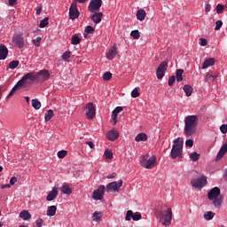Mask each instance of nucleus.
I'll return each mask as SVG.
<instances>
[{
    "instance_id": "1",
    "label": "nucleus",
    "mask_w": 227,
    "mask_h": 227,
    "mask_svg": "<svg viewBox=\"0 0 227 227\" xmlns=\"http://www.w3.org/2000/svg\"><path fill=\"white\" fill-rule=\"evenodd\" d=\"M199 125V117L189 115L184 118V136L191 137L196 133Z\"/></svg>"
},
{
    "instance_id": "2",
    "label": "nucleus",
    "mask_w": 227,
    "mask_h": 227,
    "mask_svg": "<svg viewBox=\"0 0 227 227\" xmlns=\"http://www.w3.org/2000/svg\"><path fill=\"white\" fill-rule=\"evenodd\" d=\"M36 80H37V75L35 72L27 73L25 75H23L21 80H20L17 82L16 86L19 90L26 89L29 85H32L33 82H35Z\"/></svg>"
},
{
    "instance_id": "3",
    "label": "nucleus",
    "mask_w": 227,
    "mask_h": 227,
    "mask_svg": "<svg viewBox=\"0 0 227 227\" xmlns=\"http://www.w3.org/2000/svg\"><path fill=\"white\" fill-rule=\"evenodd\" d=\"M220 195L221 190L218 186H215V188H212L207 193V199L213 201L214 207L217 208L221 207L223 204V198H221Z\"/></svg>"
},
{
    "instance_id": "4",
    "label": "nucleus",
    "mask_w": 227,
    "mask_h": 227,
    "mask_svg": "<svg viewBox=\"0 0 227 227\" xmlns=\"http://www.w3.org/2000/svg\"><path fill=\"white\" fill-rule=\"evenodd\" d=\"M160 213V221L163 226H170L172 217H173V213L172 209L164 206L162 209L159 212Z\"/></svg>"
},
{
    "instance_id": "5",
    "label": "nucleus",
    "mask_w": 227,
    "mask_h": 227,
    "mask_svg": "<svg viewBox=\"0 0 227 227\" xmlns=\"http://www.w3.org/2000/svg\"><path fill=\"white\" fill-rule=\"evenodd\" d=\"M183 153V143L180 142V138L174 141V145L171 150V158L176 160V158H181Z\"/></svg>"
},
{
    "instance_id": "6",
    "label": "nucleus",
    "mask_w": 227,
    "mask_h": 227,
    "mask_svg": "<svg viewBox=\"0 0 227 227\" xmlns=\"http://www.w3.org/2000/svg\"><path fill=\"white\" fill-rule=\"evenodd\" d=\"M156 165V157L153 155L148 159V155H144L141 158V166L146 169H152Z\"/></svg>"
},
{
    "instance_id": "7",
    "label": "nucleus",
    "mask_w": 227,
    "mask_h": 227,
    "mask_svg": "<svg viewBox=\"0 0 227 227\" xmlns=\"http://www.w3.org/2000/svg\"><path fill=\"white\" fill-rule=\"evenodd\" d=\"M207 184L206 176H201L199 178H192L191 185L195 189H202Z\"/></svg>"
},
{
    "instance_id": "8",
    "label": "nucleus",
    "mask_w": 227,
    "mask_h": 227,
    "mask_svg": "<svg viewBox=\"0 0 227 227\" xmlns=\"http://www.w3.org/2000/svg\"><path fill=\"white\" fill-rule=\"evenodd\" d=\"M168 60H164L160 64V66L158 67V68L156 70V75H157L158 80H161L165 76V73L168 70Z\"/></svg>"
},
{
    "instance_id": "9",
    "label": "nucleus",
    "mask_w": 227,
    "mask_h": 227,
    "mask_svg": "<svg viewBox=\"0 0 227 227\" xmlns=\"http://www.w3.org/2000/svg\"><path fill=\"white\" fill-rule=\"evenodd\" d=\"M123 185V180L121 179L119 180V182L117 183V181H113V183H108V184H106V192H120L121 187Z\"/></svg>"
},
{
    "instance_id": "10",
    "label": "nucleus",
    "mask_w": 227,
    "mask_h": 227,
    "mask_svg": "<svg viewBox=\"0 0 227 227\" xmlns=\"http://www.w3.org/2000/svg\"><path fill=\"white\" fill-rule=\"evenodd\" d=\"M102 4H103L102 0H90V3L88 6V11L90 13L98 12L100 11Z\"/></svg>"
},
{
    "instance_id": "11",
    "label": "nucleus",
    "mask_w": 227,
    "mask_h": 227,
    "mask_svg": "<svg viewBox=\"0 0 227 227\" xmlns=\"http://www.w3.org/2000/svg\"><path fill=\"white\" fill-rule=\"evenodd\" d=\"M80 16V12L77 9V4L75 1H73L71 6L69 7V20H74L78 19Z\"/></svg>"
},
{
    "instance_id": "12",
    "label": "nucleus",
    "mask_w": 227,
    "mask_h": 227,
    "mask_svg": "<svg viewBox=\"0 0 227 227\" xmlns=\"http://www.w3.org/2000/svg\"><path fill=\"white\" fill-rule=\"evenodd\" d=\"M36 82H46L50 79L51 74L48 70H40L38 73H35Z\"/></svg>"
},
{
    "instance_id": "13",
    "label": "nucleus",
    "mask_w": 227,
    "mask_h": 227,
    "mask_svg": "<svg viewBox=\"0 0 227 227\" xmlns=\"http://www.w3.org/2000/svg\"><path fill=\"white\" fill-rule=\"evenodd\" d=\"M86 108H87V112H86V115L88 117L89 120H91L95 117L96 115V108L93 106L92 102H90L86 105Z\"/></svg>"
},
{
    "instance_id": "14",
    "label": "nucleus",
    "mask_w": 227,
    "mask_h": 227,
    "mask_svg": "<svg viewBox=\"0 0 227 227\" xmlns=\"http://www.w3.org/2000/svg\"><path fill=\"white\" fill-rule=\"evenodd\" d=\"M105 191H106V186H104V185L99 186V188L93 192L92 198L95 200H101L102 197L105 194Z\"/></svg>"
},
{
    "instance_id": "15",
    "label": "nucleus",
    "mask_w": 227,
    "mask_h": 227,
    "mask_svg": "<svg viewBox=\"0 0 227 227\" xmlns=\"http://www.w3.org/2000/svg\"><path fill=\"white\" fill-rule=\"evenodd\" d=\"M12 43L16 46H18L20 49L23 48L25 45L24 39H23L22 35H15L12 37Z\"/></svg>"
},
{
    "instance_id": "16",
    "label": "nucleus",
    "mask_w": 227,
    "mask_h": 227,
    "mask_svg": "<svg viewBox=\"0 0 227 227\" xmlns=\"http://www.w3.org/2000/svg\"><path fill=\"white\" fill-rule=\"evenodd\" d=\"M226 153H227V144H224L220 148V150H219V152L217 153V156L215 158V161H220L221 160H223L224 155H226Z\"/></svg>"
},
{
    "instance_id": "17",
    "label": "nucleus",
    "mask_w": 227,
    "mask_h": 227,
    "mask_svg": "<svg viewBox=\"0 0 227 227\" xmlns=\"http://www.w3.org/2000/svg\"><path fill=\"white\" fill-rule=\"evenodd\" d=\"M215 65V58H209L207 59L203 63H202V70H206V68H209V67H214Z\"/></svg>"
},
{
    "instance_id": "18",
    "label": "nucleus",
    "mask_w": 227,
    "mask_h": 227,
    "mask_svg": "<svg viewBox=\"0 0 227 227\" xmlns=\"http://www.w3.org/2000/svg\"><path fill=\"white\" fill-rule=\"evenodd\" d=\"M120 137V133L118 130L112 129L106 133V138L110 141H114Z\"/></svg>"
},
{
    "instance_id": "19",
    "label": "nucleus",
    "mask_w": 227,
    "mask_h": 227,
    "mask_svg": "<svg viewBox=\"0 0 227 227\" xmlns=\"http://www.w3.org/2000/svg\"><path fill=\"white\" fill-rule=\"evenodd\" d=\"M58 195H59L58 188H56V186H54L52 188V191L48 193V195L46 197V200L52 201L58 197Z\"/></svg>"
},
{
    "instance_id": "20",
    "label": "nucleus",
    "mask_w": 227,
    "mask_h": 227,
    "mask_svg": "<svg viewBox=\"0 0 227 227\" xmlns=\"http://www.w3.org/2000/svg\"><path fill=\"white\" fill-rule=\"evenodd\" d=\"M123 111L122 106H116L112 112V119L114 121V124L117 123V116L118 114Z\"/></svg>"
},
{
    "instance_id": "21",
    "label": "nucleus",
    "mask_w": 227,
    "mask_h": 227,
    "mask_svg": "<svg viewBox=\"0 0 227 227\" xmlns=\"http://www.w3.org/2000/svg\"><path fill=\"white\" fill-rule=\"evenodd\" d=\"M117 55V47L116 45H114L110 50H108V52H106V59L112 60L115 58Z\"/></svg>"
},
{
    "instance_id": "22",
    "label": "nucleus",
    "mask_w": 227,
    "mask_h": 227,
    "mask_svg": "<svg viewBox=\"0 0 227 227\" xmlns=\"http://www.w3.org/2000/svg\"><path fill=\"white\" fill-rule=\"evenodd\" d=\"M102 17H103V13L102 12H95L92 16H91V20L95 23V24H99L102 21Z\"/></svg>"
},
{
    "instance_id": "23",
    "label": "nucleus",
    "mask_w": 227,
    "mask_h": 227,
    "mask_svg": "<svg viewBox=\"0 0 227 227\" xmlns=\"http://www.w3.org/2000/svg\"><path fill=\"white\" fill-rule=\"evenodd\" d=\"M217 78H218V74H214L213 72H208L206 74V81L207 82H214Z\"/></svg>"
},
{
    "instance_id": "24",
    "label": "nucleus",
    "mask_w": 227,
    "mask_h": 227,
    "mask_svg": "<svg viewBox=\"0 0 227 227\" xmlns=\"http://www.w3.org/2000/svg\"><path fill=\"white\" fill-rule=\"evenodd\" d=\"M8 55V49L1 44L0 45V60L5 59Z\"/></svg>"
},
{
    "instance_id": "25",
    "label": "nucleus",
    "mask_w": 227,
    "mask_h": 227,
    "mask_svg": "<svg viewBox=\"0 0 227 227\" xmlns=\"http://www.w3.org/2000/svg\"><path fill=\"white\" fill-rule=\"evenodd\" d=\"M145 18H146V11H145V9H139L137 12V19L140 21H144Z\"/></svg>"
},
{
    "instance_id": "26",
    "label": "nucleus",
    "mask_w": 227,
    "mask_h": 227,
    "mask_svg": "<svg viewBox=\"0 0 227 227\" xmlns=\"http://www.w3.org/2000/svg\"><path fill=\"white\" fill-rule=\"evenodd\" d=\"M183 90L184 91V94H186V97H191L193 92V88L191 85L186 84L183 87Z\"/></svg>"
},
{
    "instance_id": "27",
    "label": "nucleus",
    "mask_w": 227,
    "mask_h": 227,
    "mask_svg": "<svg viewBox=\"0 0 227 227\" xmlns=\"http://www.w3.org/2000/svg\"><path fill=\"white\" fill-rule=\"evenodd\" d=\"M57 207L56 206H51L47 208L46 215L48 216H53L57 213Z\"/></svg>"
},
{
    "instance_id": "28",
    "label": "nucleus",
    "mask_w": 227,
    "mask_h": 227,
    "mask_svg": "<svg viewBox=\"0 0 227 227\" xmlns=\"http://www.w3.org/2000/svg\"><path fill=\"white\" fill-rule=\"evenodd\" d=\"M20 217L22 218L23 220H30L32 218L31 214L27 210H23L20 214Z\"/></svg>"
},
{
    "instance_id": "29",
    "label": "nucleus",
    "mask_w": 227,
    "mask_h": 227,
    "mask_svg": "<svg viewBox=\"0 0 227 227\" xmlns=\"http://www.w3.org/2000/svg\"><path fill=\"white\" fill-rule=\"evenodd\" d=\"M103 214L101 212H95L92 215L93 221L95 223H101Z\"/></svg>"
},
{
    "instance_id": "30",
    "label": "nucleus",
    "mask_w": 227,
    "mask_h": 227,
    "mask_svg": "<svg viewBox=\"0 0 227 227\" xmlns=\"http://www.w3.org/2000/svg\"><path fill=\"white\" fill-rule=\"evenodd\" d=\"M146 140H148V136L145 133H139L135 137V141L137 142L146 141Z\"/></svg>"
},
{
    "instance_id": "31",
    "label": "nucleus",
    "mask_w": 227,
    "mask_h": 227,
    "mask_svg": "<svg viewBox=\"0 0 227 227\" xmlns=\"http://www.w3.org/2000/svg\"><path fill=\"white\" fill-rule=\"evenodd\" d=\"M215 213L212 211H207L204 213L203 217L206 221H210L215 217Z\"/></svg>"
},
{
    "instance_id": "32",
    "label": "nucleus",
    "mask_w": 227,
    "mask_h": 227,
    "mask_svg": "<svg viewBox=\"0 0 227 227\" xmlns=\"http://www.w3.org/2000/svg\"><path fill=\"white\" fill-rule=\"evenodd\" d=\"M41 106H42V103L39 99L37 98L32 99V107H34V109L39 110Z\"/></svg>"
},
{
    "instance_id": "33",
    "label": "nucleus",
    "mask_w": 227,
    "mask_h": 227,
    "mask_svg": "<svg viewBox=\"0 0 227 227\" xmlns=\"http://www.w3.org/2000/svg\"><path fill=\"white\" fill-rule=\"evenodd\" d=\"M184 73V69H177L176 70V81L178 82H183V80H184V77H183Z\"/></svg>"
},
{
    "instance_id": "34",
    "label": "nucleus",
    "mask_w": 227,
    "mask_h": 227,
    "mask_svg": "<svg viewBox=\"0 0 227 227\" xmlns=\"http://www.w3.org/2000/svg\"><path fill=\"white\" fill-rule=\"evenodd\" d=\"M19 65H20V61L19 60H12L7 66V70H9V68L11 70H14V68H17V67H19Z\"/></svg>"
},
{
    "instance_id": "35",
    "label": "nucleus",
    "mask_w": 227,
    "mask_h": 227,
    "mask_svg": "<svg viewBox=\"0 0 227 227\" xmlns=\"http://www.w3.org/2000/svg\"><path fill=\"white\" fill-rule=\"evenodd\" d=\"M54 116L53 110H47V113L44 114V121H51Z\"/></svg>"
},
{
    "instance_id": "36",
    "label": "nucleus",
    "mask_w": 227,
    "mask_h": 227,
    "mask_svg": "<svg viewBox=\"0 0 227 227\" xmlns=\"http://www.w3.org/2000/svg\"><path fill=\"white\" fill-rule=\"evenodd\" d=\"M49 20H50V18H49V17L43 18V19L40 21L39 27H40V28H44L45 27H47V26L49 25Z\"/></svg>"
},
{
    "instance_id": "37",
    "label": "nucleus",
    "mask_w": 227,
    "mask_h": 227,
    "mask_svg": "<svg viewBox=\"0 0 227 227\" xmlns=\"http://www.w3.org/2000/svg\"><path fill=\"white\" fill-rule=\"evenodd\" d=\"M200 154L198 153H192L190 154V159L192 161L196 162L200 160Z\"/></svg>"
},
{
    "instance_id": "38",
    "label": "nucleus",
    "mask_w": 227,
    "mask_h": 227,
    "mask_svg": "<svg viewBox=\"0 0 227 227\" xmlns=\"http://www.w3.org/2000/svg\"><path fill=\"white\" fill-rule=\"evenodd\" d=\"M62 192L64 194L70 195V194H72V189L70 188V186H68V184H64V186L62 188Z\"/></svg>"
},
{
    "instance_id": "39",
    "label": "nucleus",
    "mask_w": 227,
    "mask_h": 227,
    "mask_svg": "<svg viewBox=\"0 0 227 227\" xmlns=\"http://www.w3.org/2000/svg\"><path fill=\"white\" fill-rule=\"evenodd\" d=\"M130 36L133 37L135 40H137L141 37L139 30H132L130 33Z\"/></svg>"
},
{
    "instance_id": "40",
    "label": "nucleus",
    "mask_w": 227,
    "mask_h": 227,
    "mask_svg": "<svg viewBox=\"0 0 227 227\" xmlns=\"http://www.w3.org/2000/svg\"><path fill=\"white\" fill-rule=\"evenodd\" d=\"M81 43V39L76 35H74L73 37H72V39H71V43L73 44V45H77V44H79Z\"/></svg>"
},
{
    "instance_id": "41",
    "label": "nucleus",
    "mask_w": 227,
    "mask_h": 227,
    "mask_svg": "<svg viewBox=\"0 0 227 227\" xmlns=\"http://www.w3.org/2000/svg\"><path fill=\"white\" fill-rule=\"evenodd\" d=\"M215 10H216V13H217V14H223V12H224V5H223V4H218L216 5Z\"/></svg>"
},
{
    "instance_id": "42",
    "label": "nucleus",
    "mask_w": 227,
    "mask_h": 227,
    "mask_svg": "<svg viewBox=\"0 0 227 227\" xmlns=\"http://www.w3.org/2000/svg\"><path fill=\"white\" fill-rule=\"evenodd\" d=\"M138 97H140V92H139L138 89L137 88L133 89L131 91V98H137Z\"/></svg>"
},
{
    "instance_id": "43",
    "label": "nucleus",
    "mask_w": 227,
    "mask_h": 227,
    "mask_svg": "<svg viewBox=\"0 0 227 227\" xmlns=\"http://www.w3.org/2000/svg\"><path fill=\"white\" fill-rule=\"evenodd\" d=\"M113 78V74L111 72H106L105 73V74L103 75V79L105 82H108Z\"/></svg>"
},
{
    "instance_id": "44",
    "label": "nucleus",
    "mask_w": 227,
    "mask_h": 227,
    "mask_svg": "<svg viewBox=\"0 0 227 227\" xmlns=\"http://www.w3.org/2000/svg\"><path fill=\"white\" fill-rule=\"evenodd\" d=\"M105 157L108 160H112L114 158L113 152L108 149L105 150Z\"/></svg>"
},
{
    "instance_id": "45",
    "label": "nucleus",
    "mask_w": 227,
    "mask_h": 227,
    "mask_svg": "<svg viewBox=\"0 0 227 227\" xmlns=\"http://www.w3.org/2000/svg\"><path fill=\"white\" fill-rule=\"evenodd\" d=\"M68 153V152L62 150L58 152V158L59 159H65L67 157V154Z\"/></svg>"
},
{
    "instance_id": "46",
    "label": "nucleus",
    "mask_w": 227,
    "mask_h": 227,
    "mask_svg": "<svg viewBox=\"0 0 227 227\" xmlns=\"http://www.w3.org/2000/svg\"><path fill=\"white\" fill-rule=\"evenodd\" d=\"M17 90H20V89L18 88L17 85H15V86L12 89L11 92L7 95L6 100H8V99L14 94V92L17 91Z\"/></svg>"
},
{
    "instance_id": "47",
    "label": "nucleus",
    "mask_w": 227,
    "mask_h": 227,
    "mask_svg": "<svg viewBox=\"0 0 227 227\" xmlns=\"http://www.w3.org/2000/svg\"><path fill=\"white\" fill-rule=\"evenodd\" d=\"M133 216H134L133 211L129 210V211H127V214H126V216H125V220L130 221L131 218H133Z\"/></svg>"
},
{
    "instance_id": "48",
    "label": "nucleus",
    "mask_w": 227,
    "mask_h": 227,
    "mask_svg": "<svg viewBox=\"0 0 227 227\" xmlns=\"http://www.w3.org/2000/svg\"><path fill=\"white\" fill-rule=\"evenodd\" d=\"M222 27H223V20H216L215 30L218 31L222 28Z\"/></svg>"
},
{
    "instance_id": "49",
    "label": "nucleus",
    "mask_w": 227,
    "mask_h": 227,
    "mask_svg": "<svg viewBox=\"0 0 227 227\" xmlns=\"http://www.w3.org/2000/svg\"><path fill=\"white\" fill-rule=\"evenodd\" d=\"M176 80V77L175 75L170 76L168 79V86L169 87L173 86Z\"/></svg>"
},
{
    "instance_id": "50",
    "label": "nucleus",
    "mask_w": 227,
    "mask_h": 227,
    "mask_svg": "<svg viewBox=\"0 0 227 227\" xmlns=\"http://www.w3.org/2000/svg\"><path fill=\"white\" fill-rule=\"evenodd\" d=\"M41 42H42L41 37H36L34 41H32V43H34V45H35L36 47L40 46Z\"/></svg>"
},
{
    "instance_id": "51",
    "label": "nucleus",
    "mask_w": 227,
    "mask_h": 227,
    "mask_svg": "<svg viewBox=\"0 0 227 227\" xmlns=\"http://www.w3.org/2000/svg\"><path fill=\"white\" fill-rule=\"evenodd\" d=\"M71 54H72V52H70V51H66L65 53H63L62 59H63L64 60L68 59H70V57H71Z\"/></svg>"
},
{
    "instance_id": "52",
    "label": "nucleus",
    "mask_w": 227,
    "mask_h": 227,
    "mask_svg": "<svg viewBox=\"0 0 227 227\" xmlns=\"http://www.w3.org/2000/svg\"><path fill=\"white\" fill-rule=\"evenodd\" d=\"M95 31V28L93 27H90V25H88L85 28V32L88 34H92Z\"/></svg>"
},
{
    "instance_id": "53",
    "label": "nucleus",
    "mask_w": 227,
    "mask_h": 227,
    "mask_svg": "<svg viewBox=\"0 0 227 227\" xmlns=\"http://www.w3.org/2000/svg\"><path fill=\"white\" fill-rule=\"evenodd\" d=\"M142 218V215L140 213H136L133 215L132 219L134 221H139Z\"/></svg>"
},
{
    "instance_id": "54",
    "label": "nucleus",
    "mask_w": 227,
    "mask_h": 227,
    "mask_svg": "<svg viewBox=\"0 0 227 227\" xmlns=\"http://www.w3.org/2000/svg\"><path fill=\"white\" fill-rule=\"evenodd\" d=\"M43 12V6L37 5L35 8V15L39 16Z\"/></svg>"
},
{
    "instance_id": "55",
    "label": "nucleus",
    "mask_w": 227,
    "mask_h": 227,
    "mask_svg": "<svg viewBox=\"0 0 227 227\" xmlns=\"http://www.w3.org/2000/svg\"><path fill=\"white\" fill-rule=\"evenodd\" d=\"M43 224V220L42 218H38L35 220V225L36 227H42Z\"/></svg>"
},
{
    "instance_id": "56",
    "label": "nucleus",
    "mask_w": 227,
    "mask_h": 227,
    "mask_svg": "<svg viewBox=\"0 0 227 227\" xmlns=\"http://www.w3.org/2000/svg\"><path fill=\"white\" fill-rule=\"evenodd\" d=\"M220 130L223 134H226L227 133V124H223L221 127H220Z\"/></svg>"
},
{
    "instance_id": "57",
    "label": "nucleus",
    "mask_w": 227,
    "mask_h": 227,
    "mask_svg": "<svg viewBox=\"0 0 227 227\" xmlns=\"http://www.w3.org/2000/svg\"><path fill=\"white\" fill-rule=\"evenodd\" d=\"M186 146H190V148H192V146H193V140L192 139L186 140Z\"/></svg>"
},
{
    "instance_id": "58",
    "label": "nucleus",
    "mask_w": 227,
    "mask_h": 227,
    "mask_svg": "<svg viewBox=\"0 0 227 227\" xmlns=\"http://www.w3.org/2000/svg\"><path fill=\"white\" fill-rule=\"evenodd\" d=\"M211 11V4H205V12L208 13Z\"/></svg>"
},
{
    "instance_id": "59",
    "label": "nucleus",
    "mask_w": 227,
    "mask_h": 227,
    "mask_svg": "<svg viewBox=\"0 0 227 227\" xmlns=\"http://www.w3.org/2000/svg\"><path fill=\"white\" fill-rule=\"evenodd\" d=\"M200 46H207V40H206V39H204V38H201V39H200Z\"/></svg>"
},
{
    "instance_id": "60",
    "label": "nucleus",
    "mask_w": 227,
    "mask_h": 227,
    "mask_svg": "<svg viewBox=\"0 0 227 227\" xmlns=\"http://www.w3.org/2000/svg\"><path fill=\"white\" fill-rule=\"evenodd\" d=\"M117 174L115 172H113L112 174L106 176V179H113L115 178Z\"/></svg>"
},
{
    "instance_id": "61",
    "label": "nucleus",
    "mask_w": 227,
    "mask_h": 227,
    "mask_svg": "<svg viewBox=\"0 0 227 227\" xmlns=\"http://www.w3.org/2000/svg\"><path fill=\"white\" fill-rule=\"evenodd\" d=\"M17 182V177L16 176H12L10 179V185H14V184Z\"/></svg>"
},
{
    "instance_id": "62",
    "label": "nucleus",
    "mask_w": 227,
    "mask_h": 227,
    "mask_svg": "<svg viewBox=\"0 0 227 227\" xmlns=\"http://www.w3.org/2000/svg\"><path fill=\"white\" fill-rule=\"evenodd\" d=\"M18 0H9V5L10 6H15Z\"/></svg>"
},
{
    "instance_id": "63",
    "label": "nucleus",
    "mask_w": 227,
    "mask_h": 227,
    "mask_svg": "<svg viewBox=\"0 0 227 227\" xmlns=\"http://www.w3.org/2000/svg\"><path fill=\"white\" fill-rule=\"evenodd\" d=\"M85 144H87L90 146V148H94V143L92 141H87L85 142Z\"/></svg>"
},
{
    "instance_id": "64",
    "label": "nucleus",
    "mask_w": 227,
    "mask_h": 227,
    "mask_svg": "<svg viewBox=\"0 0 227 227\" xmlns=\"http://www.w3.org/2000/svg\"><path fill=\"white\" fill-rule=\"evenodd\" d=\"M11 188V184H2L1 189H9Z\"/></svg>"
}]
</instances>
